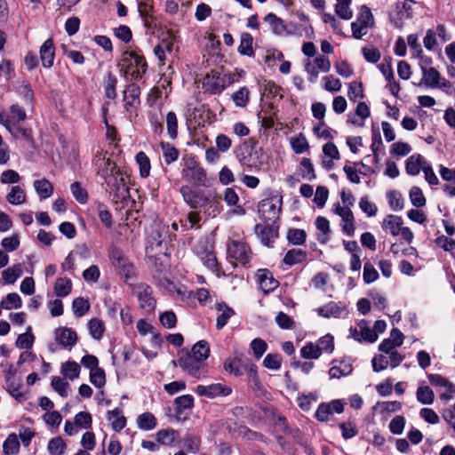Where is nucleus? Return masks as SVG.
<instances>
[{
    "label": "nucleus",
    "instance_id": "obj_56",
    "mask_svg": "<svg viewBox=\"0 0 455 455\" xmlns=\"http://www.w3.org/2000/svg\"><path fill=\"white\" fill-rule=\"evenodd\" d=\"M183 446L188 452L196 453L199 451L201 439L194 435H188L182 439Z\"/></svg>",
    "mask_w": 455,
    "mask_h": 455
},
{
    "label": "nucleus",
    "instance_id": "obj_1",
    "mask_svg": "<svg viewBox=\"0 0 455 455\" xmlns=\"http://www.w3.org/2000/svg\"><path fill=\"white\" fill-rule=\"evenodd\" d=\"M108 152L98 148L93 157V164L97 168V174L105 182V190L113 196V200L117 203L130 196L128 181L129 175L119 168L116 163L107 157Z\"/></svg>",
    "mask_w": 455,
    "mask_h": 455
},
{
    "label": "nucleus",
    "instance_id": "obj_2",
    "mask_svg": "<svg viewBox=\"0 0 455 455\" xmlns=\"http://www.w3.org/2000/svg\"><path fill=\"white\" fill-rule=\"evenodd\" d=\"M235 156L239 164L246 170L259 172L267 171L269 156L254 139L244 140L236 149Z\"/></svg>",
    "mask_w": 455,
    "mask_h": 455
},
{
    "label": "nucleus",
    "instance_id": "obj_41",
    "mask_svg": "<svg viewBox=\"0 0 455 455\" xmlns=\"http://www.w3.org/2000/svg\"><path fill=\"white\" fill-rule=\"evenodd\" d=\"M136 162L140 167V174L142 178H148L150 174V160L148 156L140 151L136 155Z\"/></svg>",
    "mask_w": 455,
    "mask_h": 455
},
{
    "label": "nucleus",
    "instance_id": "obj_10",
    "mask_svg": "<svg viewBox=\"0 0 455 455\" xmlns=\"http://www.w3.org/2000/svg\"><path fill=\"white\" fill-rule=\"evenodd\" d=\"M195 391L200 396L212 399L218 396H228L231 394L232 388L223 383H213L208 386L199 385Z\"/></svg>",
    "mask_w": 455,
    "mask_h": 455
},
{
    "label": "nucleus",
    "instance_id": "obj_37",
    "mask_svg": "<svg viewBox=\"0 0 455 455\" xmlns=\"http://www.w3.org/2000/svg\"><path fill=\"white\" fill-rule=\"evenodd\" d=\"M22 275V267L20 264L14 265L2 272V279L4 283H14Z\"/></svg>",
    "mask_w": 455,
    "mask_h": 455
},
{
    "label": "nucleus",
    "instance_id": "obj_50",
    "mask_svg": "<svg viewBox=\"0 0 455 455\" xmlns=\"http://www.w3.org/2000/svg\"><path fill=\"white\" fill-rule=\"evenodd\" d=\"M350 1H340L335 4L336 14L343 20H348L353 17V11L350 8Z\"/></svg>",
    "mask_w": 455,
    "mask_h": 455
},
{
    "label": "nucleus",
    "instance_id": "obj_24",
    "mask_svg": "<svg viewBox=\"0 0 455 455\" xmlns=\"http://www.w3.org/2000/svg\"><path fill=\"white\" fill-rule=\"evenodd\" d=\"M253 37L248 32H243L240 36V44L238 46V52L241 55L254 57L255 51L253 49Z\"/></svg>",
    "mask_w": 455,
    "mask_h": 455
},
{
    "label": "nucleus",
    "instance_id": "obj_36",
    "mask_svg": "<svg viewBox=\"0 0 455 455\" xmlns=\"http://www.w3.org/2000/svg\"><path fill=\"white\" fill-rule=\"evenodd\" d=\"M286 238L293 245H302L307 239V233L304 229L290 228L287 231Z\"/></svg>",
    "mask_w": 455,
    "mask_h": 455
},
{
    "label": "nucleus",
    "instance_id": "obj_51",
    "mask_svg": "<svg viewBox=\"0 0 455 455\" xmlns=\"http://www.w3.org/2000/svg\"><path fill=\"white\" fill-rule=\"evenodd\" d=\"M70 190L75 199L80 204H85L88 201L87 190L82 186L81 182L76 181L71 184Z\"/></svg>",
    "mask_w": 455,
    "mask_h": 455
},
{
    "label": "nucleus",
    "instance_id": "obj_16",
    "mask_svg": "<svg viewBox=\"0 0 455 455\" xmlns=\"http://www.w3.org/2000/svg\"><path fill=\"white\" fill-rule=\"evenodd\" d=\"M140 89L137 84H131L126 86L124 91V101L127 111L140 104Z\"/></svg>",
    "mask_w": 455,
    "mask_h": 455
},
{
    "label": "nucleus",
    "instance_id": "obj_32",
    "mask_svg": "<svg viewBox=\"0 0 455 455\" xmlns=\"http://www.w3.org/2000/svg\"><path fill=\"white\" fill-rule=\"evenodd\" d=\"M26 193L20 186H13L6 196V200L12 205H20L26 202Z\"/></svg>",
    "mask_w": 455,
    "mask_h": 455
},
{
    "label": "nucleus",
    "instance_id": "obj_27",
    "mask_svg": "<svg viewBox=\"0 0 455 455\" xmlns=\"http://www.w3.org/2000/svg\"><path fill=\"white\" fill-rule=\"evenodd\" d=\"M352 337L357 341H367L370 343H373L378 339V334L369 327H361V330L358 331L356 329H350Z\"/></svg>",
    "mask_w": 455,
    "mask_h": 455
},
{
    "label": "nucleus",
    "instance_id": "obj_35",
    "mask_svg": "<svg viewBox=\"0 0 455 455\" xmlns=\"http://www.w3.org/2000/svg\"><path fill=\"white\" fill-rule=\"evenodd\" d=\"M72 290V282L69 278H58L54 285V292L58 297L68 296Z\"/></svg>",
    "mask_w": 455,
    "mask_h": 455
},
{
    "label": "nucleus",
    "instance_id": "obj_18",
    "mask_svg": "<svg viewBox=\"0 0 455 455\" xmlns=\"http://www.w3.org/2000/svg\"><path fill=\"white\" fill-rule=\"evenodd\" d=\"M216 328L221 330L227 325L228 320L235 315V311L223 302L216 304Z\"/></svg>",
    "mask_w": 455,
    "mask_h": 455
},
{
    "label": "nucleus",
    "instance_id": "obj_33",
    "mask_svg": "<svg viewBox=\"0 0 455 455\" xmlns=\"http://www.w3.org/2000/svg\"><path fill=\"white\" fill-rule=\"evenodd\" d=\"M210 352L209 343L206 340H200L193 346L190 352L187 353L205 362L210 355Z\"/></svg>",
    "mask_w": 455,
    "mask_h": 455
},
{
    "label": "nucleus",
    "instance_id": "obj_12",
    "mask_svg": "<svg viewBox=\"0 0 455 455\" xmlns=\"http://www.w3.org/2000/svg\"><path fill=\"white\" fill-rule=\"evenodd\" d=\"M55 340L61 347L71 349L77 341V334L71 328L60 327L55 330Z\"/></svg>",
    "mask_w": 455,
    "mask_h": 455
},
{
    "label": "nucleus",
    "instance_id": "obj_22",
    "mask_svg": "<svg viewBox=\"0 0 455 455\" xmlns=\"http://www.w3.org/2000/svg\"><path fill=\"white\" fill-rule=\"evenodd\" d=\"M319 315L330 318V317H339L345 311V307H341L340 304L331 301L328 304L320 307L316 309Z\"/></svg>",
    "mask_w": 455,
    "mask_h": 455
},
{
    "label": "nucleus",
    "instance_id": "obj_60",
    "mask_svg": "<svg viewBox=\"0 0 455 455\" xmlns=\"http://www.w3.org/2000/svg\"><path fill=\"white\" fill-rule=\"evenodd\" d=\"M245 363H243L238 359L228 360L224 363V368L227 371L235 376H241L243 374L242 369H243V365Z\"/></svg>",
    "mask_w": 455,
    "mask_h": 455
},
{
    "label": "nucleus",
    "instance_id": "obj_15",
    "mask_svg": "<svg viewBox=\"0 0 455 455\" xmlns=\"http://www.w3.org/2000/svg\"><path fill=\"white\" fill-rule=\"evenodd\" d=\"M256 276L260 289L265 293L274 291L279 285L278 281L273 277V275L267 269H259Z\"/></svg>",
    "mask_w": 455,
    "mask_h": 455
},
{
    "label": "nucleus",
    "instance_id": "obj_64",
    "mask_svg": "<svg viewBox=\"0 0 455 455\" xmlns=\"http://www.w3.org/2000/svg\"><path fill=\"white\" fill-rule=\"evenodd\" d=\"M301 356L306 359H317L321 353L319 347L313 343H307L300 350Z\"/></svg>",
    "mask_w": 455,
    "mask_h": 455
},
{
    "label": "nucleus",
    "instance_id": "obj_8",
    "mask_svg": "<svg viewBox=\"0 0 455 455\" xmlns=\"http://www.w3.org/2000/svg\"><path fill=\"white\" fill-rule=\"evenodd\" d=\"M133 292L136 294L140 302V307L146 312L151 313L156 307V299L152 296V289L149 285L144 283L135 284Z\"/></svg>",
    "mask_w": 455,
    "mask_h": 455
},
{
    "label": "nucleus",
    "instance_id": "obj_61",
    "mask_svg": "<svg viewBox=\"0 0 455 455\" xmlns=\"http://www.w3.org/2000/svg\"><path fill=\"white\" fill-rule=\"evenodd\" d=\"M263 365L270 370L277 371L282 365V357L279 354H268L263 360Z\"/></svg>",
    "mask_w": 455,
    "mask_h": 455
},
{
    "label": "nucleus",
    "instance_id": "obj_46",
    "mask_svg": "<svg viewBox=\"0 0 455 455\" xmlns=\"http://www.w3.org/2000/svg\"><path fill=\"white\" fill-rule=\"evenodd\" d=\"M22 306L21 298L18 293L11 292L6 295L5 299L2 300L0 307L4 309L9 310L11 308H20Z\"/></svg>",
    "mask_w": 455,
    "mask_h": 455
},
{
    "label": "nucleus",
    "instance_id": "obj_55",
    "mask_svg": "<svg viewBox=\"0 0 455 455\" xmlns=\"http://www.w3.org/2000/svg\"><path fill=\"white\" fill-rule=\"evenodd\" d=\"M291 146L296 154H302L309 148L308 142L303 134L291 139Z\"/></svg>",
    "mask_w": 455,
    "mask_h": 455
},
{
    "label": "nucleus",
    "instance_id": "obj_3",
    "mask_svg": "<svg viewBox=\"0 0 455 455\" xmlns=\"http://www.w3.org/2000/svg\"><path fill=\"white\" fill-rule=\"evenodd\" d=\"M182 177L192 181L196 186L206 187L207 174L205 170L200 165L196 158L191 155H187L182 158Z\"/></svg>",
    "mask_w": 455,
    "mask_h": 455
},
{
    "label": "nucleus",
    "instance_id": "obj_25",
    "mask_svg": "<svg viewBox=\"0 0 455 455\" xmlns=\"http://www.w3.org/2000/svg\"><path fill=\"white\" fill-rule=\"evenodd\" d=\"M175 416L180 419L184 410H189L194 407V397L191 395H183L174 400Z\"/></svg>",
    "mask_w": 455,
    "mask_h": 455
},
{
    "label": "nucleus",
    "instance_id": "obj_23",
    "mask_svg": "<svg viewBox=\"0 0 455 455\" xmlns=\"http://www.w3.org/2000/svg\"><path fill=\"white\" fill-rule=\"evenodd\" d=\"M424 164L425 161L421 155H412L406 160L405 171L409 175L416 176L421 169L423 170Z\"/></svg>",
    "mask_w": 455,
    "mask_h": 455
},
{
    "label": "nucleus",
    "instance_id": "obj_42",
    "mask_svg": "<svg viewBox=\"0 0 455 455\" xmlns=\"http://www.w3.org/2000/svg\"><path fill=\"white\" fill-rule=\"evenodd\" d=\"M80 370L81 367L76 362L68 361L65 363H63L61 372L66 378H68L69 379L73 380L78 378L80 374Z\"/></svg>",
    "mask_w": 455,
    "mask_h": 455
},
{
    "label": "nucleus",
    "instance_id": "obj_48",
    "mask_svg": "<svg viewBox=\"0 0 455 455\" xmlns=\"http://www.w3.org/2000/svg\"><path fill=\"white\" fill-rule=\"evenodd\" d=\"M409 197L412 204L417 208L423 207L426 205L427 200L420 188L413 186L410 192Z\"/></svg>",
    "mask_w": 455,
    "mask_h": 455
},
{
    "label": "nucleus",
    "instance_id": "obj_19",
    "mask_svg": "<svg viewBox=\"0 0 455 455\" xmlns=\"http://www.w3.org/2000/svg\"><path fill=\"white\" fill-rule=\"evenodd\" d=\"M315 227L318 230L316 239L321 244H325L330 240V222L325 217L318 216L315 220Z\"/></svg>",
    "mask_w": 455,
    "mask_h": 455
},
{
    "label": "nucleus",
    "instance_id": "obj_13",
    "mask_svg": "<svg viewBox=\"0 0 455 455\" xmlns=\"http://www.w3.org/2000/svg\"><path fill=\"white\" fill-rule=\"evenodd\" d=\"M404 336L397 328H394L390 332V337L385 339L379 346V350L382 353L388 354L395 350L396 347L402 346Z\"/></svg>",
    "mask_w": 455,
    "mask_h": 455
},
{
    "label": "nucleus",
    "instance_id": "obj_59",
    "mask_svg": "<svg viewBox=\"0 0 455 455\" xmlns=\"http://www.w3.org/2000/svg\"><path fill=\"white\" fill-rule=\"evenodd\" d=\"M358 24H363L370 28L373 24V15L369 7L363 5L360 9L356 20Z\"/></svg>",
    "mask_w": 455,
    "mask_h": 455
},
{
    "label": "nucleus",
    "instance_id": "obj_54",
    "mask_svg": "<svg viewBox=\"0 0 455 455\" xmlns=\"http://www.w3.org/2000/svg\"><path fill=\"white\" fill-rule=\"evenodd\" d=\"M387 197L388 200V204L393 210L400 211L403 209L404 201L400 192L396 190L389 191L387 194Z\"/></svg>",
    "mask_w": 455,
    "mask_h": 455
},
{
    "label": "nucleus",
    "instance_id": "obj_39",
    "mask_svg": "<svg viewBox=\"0 0 455 455\" xmlns=\"http://www.w3.org/2000/svg\"><path fill=\"white\" fill-rule=\"evenodd\" d=\"M299 173L301 177L307 180L315 179L314 165L309 158H302L299 163Z\"/></svg>",
    "mask_w": 455,
    "mask_h": 455
},
{
    "label": "nucleus",
    "instance_id": "obj_30",
    "mask_svg": "<svg viewBox=\"0 0 455 455\" xmlns=\"http://www.w3.org/2000/svg\"><path fill=\"white\" fill-rule=\"evenodd\" d=\"M307 259V252L301 249L289 250L284 258L283 263L289 266L302 263Z\"/></svg>",
    "mask_w": 455,
    "mask_h": 455
},
{
    "label": "nucleus",
    "instance_id": "obj_20",
    "mask_svg": "<svg viewBox=\"0 0 455 455\" xmlns=\"http://www.w3.org/2000/svg\"><path fill=\"white\" fill-rule=\"evenodd\" d=\"M422 72V79L419 84H424L427 87L437 88L441 81V74L435 68H424Z\"/></svg>",
    "mask_w": 455,
    "mask_h": 455
},
{
    "label": "nucleus",
    "instance_id": "obj_44",
    "mask_svg": "<svg viewBox=\"0 0 455 455\" xmlns=\"http://www.w3.org/2000/svg\"><path fill=\"white\" fill-rule=\"evenodd\" d=\"M416 395L417 400L422 404H432L435 400V394L427 386L419 387Z\"/></svg>",
    "mask_w": 455,
    "mask_h": 455
},
{
    "label": "nucleus",
    "instance_id": "obj_47",
    "mask_svg": "<svg viewBox=\"0 0 455 455\" xmlns=\"http://www.w3.org/2000/svg\"><path fill=\"white\" fill-rule=\"evenodd\" d=\"M20 443L15 434H11L3 444V451L6 455H14L19 452Z\"/></svg>",
    "mask_w": 455,
    "mask_h": 455
},
{
    "label": "nucleus",
    "instance_id": "obj_38",
    "mask_svg": "<svg viewBox=\"0 0 455 455\" xmlns=\"http://www.w3.org/2000/svg\"><path fill=\"white\" fill-rule=\"evenodd\" d=\"M67 444L60 436L52 438L47 445V451L51 455H63Z\"/></svg>",
    "mask_w": 455,
    "mask_h": 455
},
{
    "label": "nucleus",
    "instance_id": "obj_34",
    "mask_svg": "<svg viewBox=\"0 0 455 455\" xmlns=\"http://www.w3.org/2000/svg\"><path fill=\"white\" fill-rule=\"evenodd\" d=\"M160 147L163 151V157L167 164L178 160L180 152L174 146L168 142H161Z\"/></svg>",
    "mask_w": 455,
    "mask_h": 455
},
{
    "label": "nucleus",
    "instance_id": "obj_57",
    "mask_svg": "<svg viewBox=\"0 0 455 455\" xmlns=\"http://www.w3.org/2000/svg\"><path fill=\"white\" fill-rule=\"evenodd\" d=\"M167 132L171 139H176L178 134V119L174 112L170 111L166 115Z\"/></svg>",
    "mask_w": 455,
    "mask_h": 455
},
{
    "label": "nucleus",
    "instance_id": "obj_21",
    "mask_svg": "<svg viewBox=\"0 0 455 455\" xmlns=\"http://www.w3.org/2000/svg\"><path fill=\"white\" fill-rule=\"evenodd\" d=\"M108 420L111 421L112 428L116 432H120L126 426V419L123 415V411L120 408H115L108 411L107 413Z\"/></svg>",
    "mask_w": 455,
    "mask_h": 455
},
{
    "label": "nucleus",
    "instance_id": "obj_29",
    "mask_svg": "<svg viewBox=\"0 0 455 455\" xmlns=\"http://www.w3.org/2000/svg\"><path fill=\"white\" fill-rule=\"evenodd\" d=\"M117 78L111 72H108L103 82L104 93L106 98L114 100L116 98Z\"/></svg>",
    "mask_w": 455,
    "mask_h": 455
},
{
    "label": "nucleus",
    "instance_id": "obj_63",
    "mask_svg": "<svg viewBox=\"0 0 455 455\" xmlns=\"http://www.w3.org/2000/svg\"><path fill=\"white\" fill-rule=\"evenodd\" d=\"M90 381L96 387L100 388L104 387L106 384V375L104 370L100 367L90 371Z\"/></svg>",
    "mask_w": 455,
    "mask_h": 455
},
{
    "label": "nucleus",
    "instance_id": "obj_31",
    "mask_svg": "<svg viewBox=\"0 0 455 455\" xmlns=\"http://www.w3.org/2000/svg\"><path fill=\"white\" fill-rule=\"evenodd\" d=\"M179 437L178 431L168 428L162 429L156 433V440L159 443L166 446H171L174 443L176 439Z\"/></svg>",
    "mask_w": 455,
    "mask_h": 455
},
{
    "label": "nucleus",
    "instance_id": "obj_43",
    "mask_svg": "<svg viewBox=\"0 0 455 455\" xmlns=\"http://www.w3.org/2000/svg\"><path fill=\"white\" fill-rule=\"evenodd\" d=\"M138 427L143 430H151L156 426V419L150 412L140 414L137 419Z\"/></svg>",
    "mask_w": 455,
    "mask_h": 455
},
{
    "label": "nucleus",
    "instance_id": "obj_11",
    "mask_svg": "<svg viewBox=\"0 0 455 455\" xmlns=\"http://www.w3.org/2000/svg\"><path fill=\"white\" fill-rule=\"evenodd\" d=\"M180 191L184 201L193 209L201 207L209 202L204 194L193 190L188 185L181 186Z\"/></svg>",
    "mask_w": 455,
    "mask_h": 455
},
{
    "label": "nucleus",
    "instance_id": "obj_6",
    "mask_svg": "<svg viewBox=\"0 0 455 455\" xmlns=\"http://www.w3.org/2000/svg\"><path fill=\"white\" fill-rule=\"evenodd\" d=\"M228 256L246 266L252 258V251L250 245L243 241L233 240L228 243Z\"/></svg>",
    "mask_w": 455,
    "mask_h": 455
},
{
    "label": "nucleus",
    "instance_id": "obj_5",
    "mask_svg": "<svg viewBox=\"0 0 455 455\" xmlns=\"http://www.w3.org/2000/svg\"><path fill=\"white\" fill-rule=\"evenodd\" d=\"M179 365L185 372L196 379L205 378L208 375L206 362L188 353L180 356Z\"/></svg>",
    "mask_w": 455,
    "mask_h": 455
},
{
    "label": "nucleus",
    "instance_id": "obj_9",
    "mask_svg": "<svg viewBox=\"0 0 455 455\" xmlns=\"http://www.w3.org/2000/svg\"><path fill=\"white\" fill-rule=\"evenodd\" d=\"M331 69L330 60L323 55L317 56L314 60L307 62L305 65V70L308 74V81L315 83L318 77L319 72L327 73Z\"/></svg>",
    "mask_w": 455,
    "mask_h": 455
},
{
    "label": "nucleus",
    "instance_id": "obj_7",
    "mask_svg": "<svg viewBox=\"0 0 455 455\" xmlns=\"http://www.w3.org/2000/svg\"><path fill=\"white\" fill-rule=\"evenodd\" d=\"M281 207L282 199L275 197L266 198L259 202L258 212L264 221H275L279 219Z\"/></svg>",
    "mask_w": 455,
    "mask_h": 455
},
{
    "label": "nucleus",
    "instance_id": "obj_53",
    "mask_svg": "<svg viewBox=\"0 0 455 455\" xmlns=\"http://www.w3.org/2000/svg\"><path fill=\"white\" fill-rule=\"evenodd\" d=\"M88 325L91 336L95 339H100L105 331L103 322L98 318H92Z\"/></svg>",
    "mask_w": 455,
    "mask_h": 455
},
{
    "label": "nucleus",
    "instance_id": "obj_52",
    "mask_svg": "<svg viewBox=\"0 0 455 455\" xmlns=\"http://www.w3.org/2000/svg\"><path fill=\"white\" fill-rule=\"evenodd\" d=\"M10 114L11 116L9 118L11 120V124H20V122L25 121L27 118V114L24 108L19 104H12L10 107Z\"/></svg>",
    "mask_w": 455,
    "mask_h": 455
},
{
    "label": "nucleus",
    "instance_id": "obj_49",
    "mask_svg": "<svg viewBox=\"0 0 455 455\" xmlns=\"http://www.w3.org/2000/svg\"><path fill=\"white\" fill-rule=\"evenodd\" d=\"M243 370L247 373L248 381L252 385L254 389L259 388V379L258 377L257 366L250 362H247L243 365Z\"/></svg>",
    "mask_w": 455,
    "mask_h": 455
},
{
    "label": "nucleus",
    "instance_id": "obj_45",
    "mask_svg": "<svg viewBox=\"0 0 455 455\" xmlns=\"http://www.w3.org/2000/svg\"><path fill=\"white\" fill-rule=\"evenodd\" d=\"M90 309V303L83 297H78L73 300L72 310L76 317L84 315Z\"/></svg>",
    "mask_w": 455,
    "mask_h": 455
},
{
    "label": "nucleus",
    "instance_id": "obj_58",
    "mask_svg": "<svg viewBox=\"0 0 455 455\" xmlns=\"http://www.w3.org/2000/svg\"><path fill=\"white\" fill-rule=\"evenodd\" d=\"M264 20L273 28V30L275 34H282L284 31L285 26L283 21L275 14L270 12L266 15Z\"/></svg>",
    "mask_w": 455,
    "mask_h": 455
},
{
    "label": "nucleus",
    "instance_id": "obj_28",
    "mask_svg": "<svg viewBox=\"0 0 455 455\" xmlns=\"http://www.w3.org/2000/svg\"><path fill=\"white\" fill-rule=\"evenodd\" d=\"M33 185L41 199H46L53 193L52 184L45 178L36 180Z\"/></svg>",
    "mask_w": 455,
    "mask_h": 455
},
{
    "label": "nucleus",
    "instance_id": "obj_26",
    "mask_svg": "<svg viewBox=\"0 0 455 455\" xmlns=\"http://www.w3.org/2000/svg\"><path fill=\"white\" fill-rule=\"evenodd\" d=\"M403 225V219L400 216L389 214L387 215L382 223V228L386 230H389L392 235H398Z\"/></svg>",
    "mask_w": 455,
    "mask_h": 455
},
{
    "label": "nucleus",
    "instance_id": "obj_62",
    "mask_svg": "<svg viewBox=\"0 0 455 455\" xmlns=\"http://www.w3.org/2000/svg\"><path fill=\"white\" fill-rule=\"evenodd\" d=\"M21 385L20 383H15L14 379L12 378L7 379V391L9 394L14 397L16 400L21 402L25 399V395L20 391Z\"/></svg>",
    "mask_w": 455,
    "mask_h": 455
},
{
    "label": "nucleus",
    "instance_id": "obj_4",
    "mask_svg": "<svg viewBox=\"0 0 455 455\" xmlns=\"http://www.w3.org/2000/svg\"><path fill=\"white\" fill-rule=\"evenodd\" d=\"M123 66L134 79L141 78L147 72L148 64L143 55L137 51H125L122 58Z\"/></svg>",
    "mask_w": 455,
    "mask_h": 455
},
{
    "label": "nucleus",
    "instance_id": "obj_40",
    "mask_svg": "<svg viewBox=\"0 0 455 455\" xmlns=\"http://www.w3.org/2000/svg\"><path fill=\"white\" fill-rule=\"evenodd\" d=\"M201 259L206 267L219 275L220 265L218 262L216 254L212 251H206L204 255L201 257Z\"/></svg>",
    "mask_w": 455,
    "mask_h": 455
},
{
    "label": "nucleus",
    "instance_id": "obj_17",
    "mask_svg": "<svg viewBox=\"0 0 455 455\" xmlns=\"http://www.w3.org/2000/svg\"><path fill=\"white\" fill-rule=\"evenodd\" d=\"M40 59L44 68H49L52 67L55 59V47L52 39L49 38L42 44Z\"/></svg>",
    "mask_w": 455,
    "mask_h": 455
},
{
    "label": "nucleus",
    "instance_id": "obj_14",
    "mask_svg": "<svg viewBox=\"0 0 455 455\" xmlns=\"http://www.w3.org/2000/svg\"><path fill=\"white\" fill-rule=\"evenodd\" d=\"M255 234L266 246H271L278 236V230L269 224H257L255 226Z\"/></svg>",
    "mask_w": 455,
    "mask_h": 455
}]
</instances>
